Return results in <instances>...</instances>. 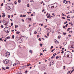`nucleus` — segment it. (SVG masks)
Instances as JSON below:
<instances>
[{
    "label": "nucleus",
    "mask_w": 74,
    "mask_h": 74,
    "mask_svg": "<svg viewBox=\"0 0 74 74\" xmlns=\"http://www.w3.org/2000/svg\"><path fill=\"white\" fill-rule=\"evenodd\" d=\"M4 30L5 32L7 33H9L10 31V28L6 27L4 29Z\"/></svg>",
    "instance_id": "f257e3e1"
},
{
    "label": "nucleus",
    "mask_w": 74,
    "mask_h": 74,
    "mask_svg": "<svg viewBox=\"0 0 74 74\" xmlns=\"http://www.w3.org/2000/svg\"><path fill=\"white\" fill-rule=\"evenodd\" d=\"M3 63L5 64H8L9 63V61L8 60H5L3 61Z\"/></svg>",
    "instance_id": "f03ea898"
},
{
    "label": "nucleus",
    "mask_w": 74,
    "mask_h": 74,
    "mask_svg": "<svg viewBox=\"0 0 74 74\" xmlns=\"http://www.w3.org/2000/svg\"><path fill=\"white\" fill-rule=\"evenodd\" d=\"M10 55V53L7 52L5 54V57H7V58H8L9 56Z\"/></svg>",
    "instance_id": "7ed1b4c3"
},
{
    "label": "nucleus",
    "mask_w": 74,
    "mask_h": 74,
    "mask_svg": "<svg viewBox=\"0 0 74 74\" xmlns=\"http://www.w3.org/2000/svg\"><path fill=\"white\" fill-rule=\"evenodd\" d=\"M74 45H70L69 46V49H74Z\"/></svg>",
    "instance_id": "20e7f679"
},
{
    "label": "nucleus",
    "mask_w": 74,
    "mask_h": 74,
    "mask_svg": "<svg viewBox=\"0 0 74 74\" xmlns=\"http://www.w3.org/2000/svg\"><path fill=\"white\" fill-rule=\"evenodd\" d=\"M69 53H70L69 51L65 53L64 54V56H67V57H69V56H70V54H69Z\"/></svg>",
    "instance_id": "39448f33"
},
{
    "label": "nucleus",
    "mask_w": 74,
    "mask_h": 74,
    "mask_svg": "<svg viewBox=\"0 0 74 74\" xmlns=\"http://www.w3.org/2000/svg\"><path fill=\"white\" fill-rule=\"evenodd\" d=\"M54 42L56 44H57L58 43H59V42L56 39H55L54 40Z\"/></svg>",
    "instance_id": "423d86ee"
},
{
    "label": "nucleus",
    "mask_w": 74,
    "mask_h": 74,
    "mask_svg": "<svg viewBox=\"0 0 74 74\" xmlns=\"http://www.w3.org/2000/svg\"><path fill=\"white\" fill-rule=\"evenodd\" d=\"M16 64H20V62H19L18 60H16Z\"/></svg>",
    "instance_id": "0eeeda50"
},
{
    "label": "nucleus",
    "mask_w": 74,
    "mask_h": 74,
    "mask_svg": "<svg viewBox=\"0 0 74 74\" xmlns=\"http://www.w3.org/2000/svg\"><path fill=\"white\" fill-rule=\"evenodd\" d=\"M38 32H40L41 31V28H39L38 29Z\"/></svg>",
    "instance_id": "6e6552de"
},
{
    "label": "nucleus",
    "mask_w": 74,
    "mask_h": 74,
    "mask_svg": "<svg viewBox=\"0 0 74 74\" xmlns=\"http://www.w3.org/2000/svg\"><path fill=\"white\" fill-rule=\"evenodd\" d=\"M18 74H22V71H19L18 72Z\"/></svg>",
    "instance_id": "1a4fd4ad"
},
{
    "label": "nucleus",
    "mask_w": 74,
    "mask_h": 74,
    "mask_svg": "<svg viewBox=\"0 0 74 74\" xmlns=\"http://www.w3.org/2000/svg\"><path fill=\"white\" fill-rule=\"evenodd\" d=\"M3 23H5H5H6L7 22V21H3Z\"/></svg>",
    "instance_id": "9d476101"
},
{
    "label": "nucleus",
    "mask_w": 74,
    "mask_h": 74,
    "mask_svg": "<svg viewBox=\"0 0 74 74\" xmlns=\"http://www.w3.org/2000/svg\"><path fill=\"white\" fill-rule=\"evenodd\" d=\"M66 34H67V33H66H66L63 32V34L64 35V36H66Z\"/></svg>",
    "instance_id": "9b49d317"
},
{
    "label": "nucleus",
    "mask_w": 74,
    "mask_h": 74,
    "mask_svg": "<svg viewBox=\"0 0 74 74\" xmlns=\"http://www.w3.org/2000/svg\"><path fill=\"white\" fill-rule=\"evenodd\" d=\"M19 33H20V32H16V34H19Z\"/></svg>",
    "instance_id": "f8f14e48"
},
{
    "label": "nucleus",
    "mask_w": 74,
    "mask_h": 74,
    "mask_svg": "<svg viewBox=\"0 0 74 74\" xmlns=\"http://www.w3.org/2000/svg\"><path fill=\"white\" fill-rule=\"evenodd\" d=\"M14 3L16 5L17 4V2L15 1L14 2Z\"/></svg>",
    "instance_id": "ddd939ff"
},
{
    "label": "nucleus",
    "mask_w": 74,
    "mask_h": 74,
    "mask_svg": "<svg viewBox=\"0 0 74 74\" xmlns=\"http://www.w3.org/2000/svg\"><path fill=\"white\" fill-rule=\"evenodd\" d=\"M36 33H37V32H36V31H35V32H34V34H36Z\"/></svg>",
    "instance_id": "4468645a"
},
{
    "label": "nucleus",
    "mask_w": 74,
    "mask_h": 74,
    "mask_svg": "<svg viewBox=\"0 0 74 74\" xmlns=\"http://www.w3.org/2000/svg\"><path fill=\"white\" fill-rule=\"evenodd\" d=\"M2 14H3V15L4 16H5V13H3Z\"/></svg>",
    "instance_id": "2eb2a0df"
},
{
    "label": "nucleus",
    "mask_w": 74,
    "mask_h": 74,
    "mask_svg": "<svg viewBox=\"0 0 74 74\" xmlns=\"http://www.w3.org/2000/svg\"><path fill=\"white\" fill-rule=\"evenodd\" d=\"M39 41H41V38H39L38 39Z\"/></svg>",
    "instance_id": "dca6fc26"
},
{
    "label": "nucleus",
    "mask_w": 74,
    "mask_h": 74,
    "mask_svg": "<svg viewBox=\"0 0 74 74\" xmlns=\"http://www.w3.org/2000/svg\"><path fill=\"white\" fill-rule=\"evenodd\" d=\"M28 72V71H25V74H26V73H27Z\"/></svg>",
    "instance_id": "f3484780"
},
{
    "label": "nucleus",
    "mask_w": 74,
    "mask_h": 74,
    "mask_svg": "<svg viewBox=\"0 0 74 74\" xmlns=\"http://www.w3.org/2000/svg\"><path fill=\"white\" fill-rule=\"evenodd\" d=\"M62 19H66V18H65V17H62Z\"/></svg>",
    "instance_id": "a211bd4d"
},
{
    "label": "nucleus",
    "mask_w": 74,
    "mask_h": 74,
    "mask_svg": "<svg viewBox=\"0 0 74 74\" xmlns=\"http://www.w3.org/2000/svg\"><path fill=\"white\" fill-rule=\"evenodd\" d=\"M29 52L30 53H32V50H30Z\"/></svg>",
    "instance_id": "6ab92c4d"
},
{
    "label": "nucleus",
    "mask_w": 74,
    "mask_h": 74,
    "mask_svg": "<svg viewBox=\"0 0 74 74\" xmlns=\"http://www.w3.org/2000/svg\"><path fill=\"white\" fill-rule=\"evenodd\" d=\"M55 49H53V50H52L51 51V52H52L53 51H55Z\"/></svg>",
    "instance_id": "aec40b11"
},
{
    "label": "nucleus",
    "mask_w": 74,
    "mask_h": 74,
    "mask_svg": "<svg viewBox=\"0 0 74 74\" xmlns=\"http://www.w3.org/2000/svg\"><path fill=\"white\" fill-rule=\"evenodd\" d=\"M9 69V67L7 66L6 67V69Z\"/></svg>",
    "instance_id": "412c9836"
},
{
    "label": "nucleus",
    "mask_w": 74,
    "mask_h": 74,
    "mask_svg": "<svg viewBox=\"0 0 74 74\" xmlns=\"http://www.w3.org/2000/svg\"><path fill=\"white\" fill-rule=\"evenodd\" d=\"M14 37H15L14 36V35H12V38L14 39Z\"/></svg>",
    "instance_id": "4be33fe9"
},
{
    "label": "nucleus",
    "mask_w": 74,
    "mask_h": 74,
    "mask_svg": "<svg viewBox=\"0 0 74 74\" xmlns=\"http://www.w3.org/2000/svg\"><path fill=\"white\" fill-rule=\"evenodd\" d=\"M7 25V23H6L5 24V26L6 27L8 26V25Z\"/></svg>",
    "instance_id": "5701e85b"
},
{
    "label": "nucleus",
    "mask_w": 74,
    "mask_h": 74,
    "mask_svg": "<svg viewBox=\"0 0 74 74\" xmlns=\"http://www.w3.org/2000/svg\"><path fill=\"white\" fill-rule=\"evenodd\" d=\"M58 38L60 39V36H58Z\"/></svg>",
    "instance_id": "b1692460"
},
{
    "label": "nucleus",
    "mask_w": 74,
    "mask_h": 74,
    "mask_svg": "<svg viewBox=\"0 0 74 74\" xmlns=\"http://www.w3.org/2000/svg\"><path fill=\"white\" fill-rule=\"evenodd\" d=\"M66 0H64V1H63V3H65L66 2Z\"/></svg>",
    "instance_id": "393cba45"
},
{
    "label": "nucleus",
    "mask_w": 74,
    "mask_h": 74,
    "mask_svg": "<svg viewBox=\"0 0 74 74\" xmlns=\"http://www.w3.org/2000/svg\"><path fill=\"white\" fill-rule=\"evenodd\" d=\"M21 1L20 0H18V2H19V3H21Z\"/></svg>",
    "instance_id": "a878e982"
},
{
    "label": "nucleus",
    "mask_w": 74,
    "mask_h": 74,
    "mask_svg": "<svg viewBox=\"0 0 74 74\" xmlns=\"http://www.w3.org/2000/svg\"><path fill=\"white\" fill-rule=\"evenodd\" d=\"M66 42H64V43H63V44H64V45H66Z\"/></svg>",
    "instance_id": "bb28decb"
},
{
    "label": "nucleus",
    "mask_w": 74,
    "mask_h": 74,
    "mask_svg": "<svg viewBox=\"0 0 74 74\" xmlns=\"http://www.w3.org/2000/svg\"><path fill=\"white\" fill-rule=\"evenodd\" d=\"M62 52H61V53H64V51H63L62 50H61Z\"/></svg>",
    "instance_id": "cd10ccee"
},
{
    "label": "nucleus",
    "mask_w": 74,
    "mask_h": 74,
    "mask_svg": "<svg viewBox=\"0 0 74 74\" xmlns=\"http://www.w3.org/2000/svg\"><path fill=\"white\" fill-rule=\"evenodd\" d=\"M11 26H13V24L12 23H11Z\"/></svg>",
    "instance_id": "c85d7f7f"
},
{
    "label": "nucleus",
    "mask_w": 74,
    "mask_h": 74,
    "mask_svg": "<svg viewBox=\"0 0 74 74\" xmlns=\"http://www.w3.org/2000/svg\"><path fill=\"white\" fill-rule=\"evenodd\" d=\"M56 3V7H57V5H58V4H57V3Z\"/></svg>",
    "instance_id": "c756f323"
},
{
    "label": "nucleus",
    "mask_w": 74,
    "mask_h": 74,
    "mask_svg": "<svg viewBox=\"0 0 74 74\" xmlns=\"http://www.w3.org/2000/svg\"><path fill=\"white\" fill-rule=\"evenodd\" d=\"M53 46H51V47L50 48V49H52V48H53Z\"/></svg>",
    "instance_id": "7c9ffc66"
},
{
    "label": "nucleus",
    "mask_w": 74,
    "mask_h": 74,
    "mask_svg": "<svg viewBox=\"0 0 74 74\" xmlns=\"http://www.w3.org/2000/svg\"><path fill=\"white\" fill-rule=\"evenodd\" d=\"M63 26V28H64V29H66V26Z\"/></svg>",
    "instance_id": "2f4dec72"
},
{
    "label": "nucleus",
    "mask_w": 74,
    "mask_h": 74,
    "mask_svg": "<svg viewBox=\"0 0 74 74\" xmlns=\"http://www.w3.org/2000/svg\"><path fill=\"white\" fill-rule=\"evenodd\" d=\"M3 3H2V4L1 5V7H2V6H3Z\"/></svg>",
    "instance_id": "473e14b6"
},
{
    "label": "nucleus",
    "mask_w": 74,
    "mask_h": 74,
    "mask_svg": "<svg viewBox=\"0 0 74 74\" xmlns=\"http://www.w3.org/2000/svg\"><path fill=\"white\" fill-rule=\"evenodd\" d=\"M26 14L23 15V17H26Z\"/></svg>",
    "instance_id": "72a5a7b5"
},
{
    "label": "nucleus",
    "mask_w": 74,
    "mask_h": 74,
    "mask_svg": "<svg viewBox=\"0 0 74 74\" xmlns=\"http://www.w3.org/2000/svg\"><path fill=\"white\" fill-rule=\"evenodd\" d=\"M8 18H10V15H8Z\"/></svg>",
    "instance_id": "f704fd0d"
},
{
    "label": "nucleus",
    "mask_w": 74,
    "mask_h": 74,
    "mask_svg": "<svg viewBox=\"0 0 74 74\" xmlns=\"http://www.w3.org/2000/svg\"><path fill=\"white\" fill-rule=\"evenodd\" d=\"M2 68L4 70H5V68H4V67H2Z\"/></svg>",
    "instance_id": "c9c22d12"
},
{
    "label": "nucleus",
    "mask_w": 74,
    "mask_h": 74,
    "mask_svg": "<svg viewBox=\"0 0 74 74\" xmlns=\"http://www.w3.org/2000/svg\"><path fill=\"white\" fill-rule=\"evenodd\" d=\"M70 28H69L67 29V31H69L70 30Z\"/></svg>",
    "instance_id": "e433bc0d"
},
{
    "label": "nucleus",
    "mask_w": 74,
    "mask_h": 74,
    "mask_svg": "<svg viewBox=\"0 0 74 74\" xmlns=\"http://www.w3.org/2000/svg\"><path fill=\"white\" fill-rule=\"evenodd\" d=\"M56 59H59V56H57V57H56Z\"/></svg>",
    "instance_id": "4c0bfd02"
},
{
    "label": "nucleus",
    "mask_w": 74,
    "mask_h": 74,
    "mask_svg": "<svg viewBox=\"0 0 74 74\" xmlns=\"http://www.w3.org/2000/svg\"><path fill=\"white\" fill-rule=\"evenodd\" d=\"M45 37H46V38H48V36H46V35H45Z\"/></svg>",
    "instance_id": "58836bf2"
},
{
    "label": "nucleus",
    "mask_w": 74,
    "mask_h": 74,
    "mask_svg": "<svg viewBox=\"0 0 74 74\" xmlns=\"http://www.w3.org/2000/svg\"><path fill=\"white\" fill-rule=\"evenodd\" d=\"M6 38H7V39H8V38H10V37L9 36V37H7Z\"/></svg>",
    "instance_id": "ea45409f"
},
{
    "label": "nucleus",
    "mask_w": 74,
    "mask_h": 74,
    "mask_svg": "<svg viewBox=\"0 0 74 74\" xmlns=\"http://www.w3.org/2000/svg\"><path fill=\"white\" fill-rule=\"evenodd\" d=\"M47 51V50H46V49H44V50H43V52H44V51Z\"/></svg>",
    "instance_id": "a19ab883"
},
{
    "label": "nucleus",
    "mask_w": 74,
    "mask_h": 74,
    "mask_svg": "<svg viewBox=\"0 0 74 74\" xmlns=\"http://www.w3.org/2000/svg\"><path fill=\"white\" fill-rule=\"evenodd\" d=\"M42 44L40 43V47H42Z\"/></svg>",
    "instance_id": "79ce46f5"
},
{
    "label": "nucleus",
    "mask_w": 74,
    "mask_h": 74,
    "mask_svg": "<svg viewBox=\"0 0 74 74\" xmlns=\"http://www.w3.org/2000/svg\"><path fill=\"white\" fill-rule=\"evenodd\" d=\"M66 23H67V21H66L65 23H64V24H66Z\"/></svg>",
    "instance_id": "37998d69"
},
{
    "label": "nucleus",
    "mask_w": 74,
    "mask_h": 74,
    "mask_svg": "<svg viewBox=\"0 0 74 74\" xmlns=\"http://www.w3.org/2000/svg\"><path fill=\"white\" fill-rule=\"evenodd\" d=\"M29 5V4H27V7H30V6Z\"/></svg>",
    "instance_id": "c03bdc74"
},
{
    "label": "nucleus",
    "mask_w": 74,
    "mask_h": 74,
    "mask_svg": "<svg viewBox=\"0 0 74 74\" xmlns=\"http://www.w3.org/2000/svg\"><path fill=\"white\" fill-rule=\"evenodd\" d=\"M39 37H40V36L38 35H37V38Z\"/></svg>",
    "instance_id": "a18cd8bd"
},
{
    "label": "nucleus",
    "mask_w": 74,
    "mask_h": 74,
    "mask_svg": "<svg viewBox=\"0 0 74 74\" xmlns=\"http://www.w3.org/2000/svg\"><path fill=\"white\" fill-rule=\"evenodd\" d=\"M1 27H2V28H3V25H1Z\"/></svg>",
    "instance_id": "49530a36"
},
{
    "label": "nucleus",
    "mask_w": 74,
    "mask_h": 74,
    "mask_svg": "<svg viewBox=\"0 0 74 74\" xmlns=\"http://www.w3.org/2000/svg\"><path fill=\"white\" fill-rule=\"evenodd\" d=\"M54 7H55V6H51V8H54Z\"/></svg>",
    "instance_id": "de8ad7c7"
},
{
    "label": "nucleus",
    "mask_w": 74,
    "mask_h": 74,
    "mask_svg": "<svg viewBox=\"0 0 74 74\" xmlns=\"http://www.w3.org/2000/svg\"><path fill=\"white\" fill-rule=\"evenodd\" d=\"M49 33H48L47 34V35L48 36H49Z\"/></svg>",
    "instance_id": "09e8293b"
},
{
    "label": "nucleus",
    "mask_w": 74,
    "mask_h": 74,
    "mask_svg": "<svg viewBox=\"0 0 74 74\" xmlns=\"http://www.w3.org/2000/svg\"><path fill=\"white\" fill-rule=\"evenodd\" d=\"M30 65H31V64H27V66H30Z\"/></svg>",
    "instance_id": "8fccbe9b"
},
{
    "label": "nucleus",
    "mask_w": 74,
    "mask_h": 74,
    "mask_svg": "<svg viewBox=\"0 0 74 74\" xmlns=\"http://www.w3.org/2000/svg\"><path fill=\"white\" fill-rule=\"evenodd\" d=\"M68 24H67L65 26L66 27H67V26H68Z\"/></svg>",
    "instance_id": "3c124183"
},
{
    "label": "nucleus",
    "mask_w": 74,
    "mask_h": 74,
    "mask_svg": "<svg viewBox=\"0 0 74 74\" xmlns=\"http://www.w3.org/2000/svg\"><path fill=\"white\" fill-rule=\"evenodd\" d=\"M47 15H48V13H47V14L46 15V16H47Z\"/></svg>",
    "instance_id": "603ef678"
},
{
    "label": "nucleus",
    "mask_w": 74,
    "mask_h": 74,
    "mask_svg": "<svg viewBox=\"0 0 74 74\" xmlns=\"http://www.w3.org/2000/svg\"><path fill=\"white\" fill-rule=\"evenodd\" d=\"M27 13L28 14H29V13H30H30H31V12H27Z\"/></svg>",
    "instance_id": "864d4df0"
},
{
    "label": "nucleus",
    "mask_w": 74,
    "mask_h": 74,
    "mask_svg": "<svg viewBox=\"0 0 74 74\" xmlns=\"http://www.w3.org/2000/svg\"><path fill=\"white\" fill-rule=\"evenodd\" d=\"M17 27H16V25H15V28H16Z\"/></svg>",
    "instance_id": "5fc2aeb1"
},
{
    "label": "nucleus",
    "mask_w": 74,
    "mask_h": 74,
    "mask_svg": "<svg viewBox=\"0 0 74 74\" xmlns=\"http://www.w3.org/2000/svg\"><path fill=\"white\" fill-rule=\"evenodd\" d=\"M2 38H0V41H2Z\"/></svg>",
    "instance_id": "6e6d98bb"
},
{
    "label": "nucleus",
    "mask_w": 74,
    "mask_h": 74,
    "mask_svg": "<svg viewBox=\"0 0 74 74\" xmlns=\"http://www.w3.org/2000/svg\"><path fill=\"white\" fill-rule=\"evenodd\" d=\"M67 21H70V19H67Z\"/></svg>",
    "instance_id": "4d7b16f0"
},
{
    "label": "nucleus",
    "mask_w": 74,
    "mask_h": 74,
    "mask_svg": "<svg viewBox=\"0 0 74 74\" xmlns=\"http://www.w3.org/2000/svg\"><path fill=\"white\" fill-rule=\"evenodd\" d=\"M42 39L43 40H45L43 38H42Z\"/></svg>",
    "instance_id": "13d9d810"
},
{
    "label": "nucleus",
    "mask_w": 74,
    "mask_h": 74,
    "mask_svg": "<svg viewBox=\"0 0 74 74\" xmlns=\"http://www.w3.org/2000/svg\"><path fill=\"white\" fill-rule=\"evenodd\" d=\"M2 16V17H3V18H4V17H5V16H4L3 15Z\"/></svg>",
    "instance_id": "bf43d9fd"
},
{
    "label": "nucleus",
    "mask_w": 74,
    "mask_h": 74,
    "mask_svg": "<svg viewBox=\"0 0 74 74\" xmlns=\"http://www.w3.org/2000/svg\"><path fill=\"white\" fill-rule=\"evenodd\" d=\"M45 11V10L43 9V10H42V12H43V11Z\"/></svg>",
    "instance_id": "052dcab7"
},
{
    "label": "nucleus",
    "mask_w": 74,
    "mask_h": 74,
    "mask_svg": "<svg viewBox=\"0 0 74 74\" xmlns=\"http://www.w3.org/2000/svg\"><path fill=\"white\" fill-rule=\"evenodd\" d=\"M40 54L41 55H43V54H42V53H41Z\"/></svg>",
    "instance_id": "680f3d73"
},
{
    "label": "nucleus",
    "mask_w": 74,
    "mask_h": 74,
    "mask_svg": "<svg viewBox=\"0 0 74 74\" xmlns=\"http://www.w3.org/2000/svg\"><path fill=\"white\" fill-rule=\"evenodd\" d=\"M53 56H52V57H51V59H53Z\"/></svg>",
    "instance_id": "e2e57ef3"
},
{
    "label": "nucleus",
    "mask_w": 74,
    "mask_h": 74,
    "mask_svg": "<svg viewBox=\"0 0 74 74\" xmlns=\"http://www.w3.org/2000/svg\"><path fill=\"white\" fill-rule=\"evenodd\" d=\"M69 37H71V35H69V36H68Z\"/></svg>",
    "instance_id": "0e129e2a"
},
{
    "label": "nucleus",
    "mask_w": 74,
    "mask_h": 74,
    "mask_svg": "<svg viewBox=\"0 0 74 74\" xmlns=\"http://www.w3.org/2000/svg\"><path fill=\"white\" fill-rule=\"evenodd\" d=\"M41 26H43V24H41Z\"/></svg>",
    "instance_id": "69168bd1"
},
{
    "label": "nucleus",
    "mask_w": 74,
    "mask_h": 74,
    "mask_svg": "<svg viewBox=\"0 0 74 74\" xmlns=\"http://www.w3.org/2000/svg\"><path fill=\"white\" fill-rule=\"evenodd\" d=\"M46 22H47V21H48V20H47V19H46Z\"/></svg>",
    "instance_id": "338daca9"
},
{
    "label": "nucleus",
    "mask_w": 74,
    "mask_h": 74,
    "mask_svg": "<svg viewBox=\"0 0 74 74\" xmlns=\"http://www.w3.org/2000/svg\"><path fill=\"white\" fill-rule=\"evenodd\" d=\"M73 24L71 23V26H73Z\"/></svg>",
    "instance_id": "774afa93"
}]
</instances>
